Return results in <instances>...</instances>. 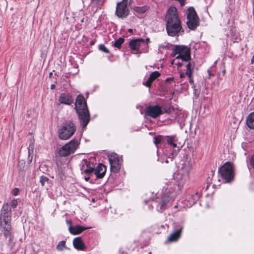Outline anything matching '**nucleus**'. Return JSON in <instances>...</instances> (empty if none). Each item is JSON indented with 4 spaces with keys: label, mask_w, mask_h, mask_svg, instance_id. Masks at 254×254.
<instances>
[{
    "label": "nucleus",
    "mask_w": 254,
    "mask_h": 254,
    "mask_svg": "<svg viewBox=\"0 0 254 254\" xmlns=\"http://www.w3.org/2000/svg\"><path fill=\"white\" fill-rule=\"evenodd\" d=\"M165 21L167 34L170 36L178 35L182 30L181 21L175 7H170L166 14Z\"/></svg>",
    "instance_id": "nucleus-1"
},
{
    "label": "nucleus",
    "mask_w": 254,
    "mask_h": 254,
    "mask_svg": "<svg viewBox=\"0 0 254 254\" xmlns=\"http://www.w3.org/2000/svg\"><path fill=\"white\" fill-rule=\"evenodd\" d=\"M75 109L82 128H85L90 120V115L83 95L77 96L75 101Z\"/></svg>",
    "instance_id": "nucleus-2"
},
{
    "label": "nucleus",
    "mask_w": 254,
    "mask_h": 254,
    "mask_svg": "<svg viewBox=\"0 0 254 254\" xmlns=\"http://www.w3.org/2000/svg\"><path fill=\"white\" fill-rule=\"evenodd\" d=\"M171 56L173 57H176L175 59L171 62V65L175 64L177 60H181L182 61L190 62L191 59L190 49L184 45L175 46Z\"/></svg>",
    "instance_id": "nucleus-3"
},
{
    "label": "nucleus",
    "mask_w": 254,
    "mask_h": 254,
    "mask_svg": "<svg viewBox=\"0 0 254 254\" xmlns=\"http://www.w3.org/2000/svg\"><path fill=\"white\" fill-rule=\"evenodd\" d=\"M10 215L11 213L10 209H8V205L7 204H3L0 216V225L3 228L2 231L6 238L10 235Z\"/></svg>",
    "instance_id": "nucleus-4"
},
{
    "label": "nucleus",
    "mask_w": 254,
    "mask_h": 254,
    "mask_svg": "<svg viewBox=\"0 0 254 254\" xmlns=\"http://www.w3.org/2000/svg\"><path fill=\"white\" fill-rule=\"evenodd\" d=\"M193 165V161L191 159H187L183 163L180 173L177 177L179 181L178 186L180 189L182 187L185 182L189 180L190 171Z\"/></svg>",
    "instance_id": "nucleus-5"
},
{
    "label": "nucleus",
    "mask_w": 254,
    "mask_h": 254,
    "mask_svg": "<svg viewBox=\"0 0 254 254\" xmlns=\"http://www.w3.org/2000/svg\"><path fill=\"white\" fill-rule=\"evenodd\" d=\"M150 39L147 38L145 39L142 38H136L132 39L129 43V47L131 50L136 51V53H147L148 50V43Z\"/></svg>",
    "instance_id": "nucleus-6"
},
{
    "label": "nucleus",
    "mask_w": 254,
    "mask_h": 254,
    "mask_svg": "<svg viewBox=\"0 0 254 254\" xmlns=\"http://www.w3.org/2000/svg\"><path fill=\"white\" fill-rule=\"evenodd\" d=\"M76 129L75 126L72 122H67L58 129V136L61 139L67 140L73 135Z\"/></svg>",
    "instance_id": "nucleus-7"
},
{
    "label": "nucleus",
    "mask_w": 254,
    "mask_h": 254,
    "mask_svg": "<svg viewBox=\"0 0 254 254\" xmlns=\"http://www.w3.org/2000/svg\"><path fill=\"white\" fill-rule=\"evenodd\" d=\"M79 143L77 139L70 140L59 149V154L61 156L66 157L73 153L78 147Z\"/></svg>",
    "instance_id": "nucleus-8"
},
{
    "label": "nucleus",
    "mask_w": 254,
    "mask_h": 254,
    "mask_svg": "<svg viewBox=\"0 0 254 254\" xmlns=\"http://www.w3.org/2000/svg\"><path fill=\"white\" fill-rule=\"evenodd\" d=\"M219 172L222 179L226 182H230L234 177L233 167L231 163L228 162L222 165L219 170Z\"/></svg>",
    "instance_id": "nucleus-9"
},
{
    "label": "nucleus",
    "mask_w": 254,
    "mask_h": 254,
    "mask_svg": "<svg viewBox=\"0 0 254 254\" xmlns=\"http://www.w3.org/2000/svg\"><path fill=\"white\" fill-rule=\"evenodd\" d=\"M187 24L189 29L194 30L199 24V18L193 7L188 9Z\"/></svg>",
    "instance_id": "nucleus-10"
},
{
    "label": "nucleus",
    "mask_w": 254,
    "mask_h": 254,
    "mask_svg": "<svg viewBox=\"0 0 254 254\" xmlns=\"http://www.w3.org/2000/svg\"><path fill=\"white\" fill-rule=\"evenodd\" d=\"M130 0H123L117 3L116 14L121 18H124L129 14V5Z\"/></svg>",
    "instance_id": "nucleus-11"
},
{
    "label": "nucleus",
    "mask_w": 254,
    "mask_h": 254,
    "mask_svg": "<svg viewBox=\"0 0 254 254\" xmlns=\"http://www.w3.org/2000/svg\"><path fill=\"white\" fill-rule=\"evenodd\" d=\"M110 164V170L113 173H116L121 169V163L118 155L113 153L108 156Z\"/></svg>",
    "instance_id": "nucleus-12"
},
{
    "label": "nucleus",
    "mask_w": 254,
    "mask_h": 254,
    "mask_svg": "<svg viewBox=\"0 0 254 254\" xmlns=\"http://www.w3.org/2000/svg\"><path fill=\"white\" fill-rule=\"evenodd\" d=\"M184 226L181 224H176L173 232L170 234L167 239L169 242H174L180 238Z\"/></svg>",
    "instance_id": "nucleus-13"
},
{
    "label": "nucleus",
    "mask_w": 254,
    "mask_h": 254,
    "mask_svg": "<svg viewBox=\"0 0 254 254\" xmlns=\"http://www.w3.org/2000/svg\"><path fill=\"white\" fill-rule=\"evenodd\" d=\"M145 113L153 118H157L163 114L161 107L158 105L149 106L146 108Z\"/></svg>",
    "instance_id": "nucleus-14"
},
{
    "label": "nucleus",
    "mask_w": 254,
    "mask_h": 254,
    "mask_svg": "<svg viewBox=\"0 0 254 254\" xmlns=\"http://www.w3.org/2000/svg\"><path fill=\"white\" fill-rule=\"evenodd\" d=\"M171 197L170 196H164L161 198H157L155 203H158L156 205L157 209L159 212H162L167 208V204L171 200Z\"/></svg>",
    "instance_id": "nucleus-15"
},
{
    "label": "nucleus",
    "mask_w": 254,
    "mask_h": 254,
    "mask_svg": "<svg viewBox=\"0 0 254 254\" xmlns=\"http://www.w3.org/2000/svg\"><path fill=\"white\" fill-rule=\"evenodd\" d=\"M58 101L61 104L67 105H70L73 103V99L72 96L64 93H62L60 95Z\"/></svg>",
    "instance_id": "nucleus-16"
},
{
    "label": "nucleus",
    "mask_w": 254,
    "mask_h": 254,
    "mask_svg": "<svg viewBox=\"0 0 254 254\" xmlns=\"http://www.w3.org/2000/svg\"><path fill=\"white\" fill-rule=\"evenodd\" d=\"M106 167L103 164H99L94 170V174L97 178H102L105 175Z\"/></svg>",
    "instance_id": "nucleus-17"
},
{
    "label": "nucleus",
    "mask_w": 254,
    "mask_h": 254,
    "mask_svg": "<svg viewBox=\"0 0 254 254\" xmlns=\"http://www.w3.org/2000/svg\"><path fill=\"white\" fill-rule=\"evenodd\" d=\"M74 247L77 250L84 251L86 247L81 237H78L74 238L73 241Z\"/></svg>",
    "instance_id": "nucleus-18"
},
{
    "label": "nucleus",
    "mask_w": 254,
    "mask_h": 254,
    "mask_svg": "<svg viewBox=\"0 0 254 254\" xmlns=\"http://www.w3.org/2000/svg\"><path fill=\"white\" fill-rule=\"evenodd\" d=\"M160 75V73L157 71H155L154 72H152L149 75V77L148 78L147 80L145 82H143V84L145 85L146 87H149L152 82L156 79L157 77H158Z\"/></svg>",
    "instance_id": "nucleus-19"
},
{
    "label": "nucleus",
    "mask_w": 254,
    "mask_h": 254,
    "mask_svg": "<svg viewBox=\"0 0 254 254\" xmlns=\"http://www.w3.org/2000/svg\"><path fill=\"white\" fill-rule=\"evenodd\" d=\"M88 228H86L82 226L77 225L72 227L69 228L70 233L73 235H78L80 234L84 230L87 229Z\"/></svg>",
    "instance_id": "nucleus-20"
},
{
    "label": "nucleus",
    "mask_w": 254,
    "mask_h": 254,
    "mask_svg": "<svg viewBox=\"0 0 254 254\" xmlns=\"http://www.w3.org/2000/svg\"><path fill=\"white\" fill-rule=\"evenodd\" d=\"M194 67V64H192L190 62H189L188 64L186 65L187 71L186 72V74L188 76L189 78V82L190 84L193 83V80L191 78V70L193 69Z\"/></svg>",
    "instance_id": "nucleus-21"
},
{
    "label": "nucleus",
    "mask_w": 254,
    "mask_h": 254,
    "mask_svg": "<svg viewBox=\"0 0 254 254\" xmlns=\"http://www.w3.org/2000/svg\"><path fill=\"white\" fill-rule=\"evenodd\" d=\"M246 123L249 128H254V112L249 115L246 120Z\"/></svg>",
    "instance_id": "nucleus-22"
},
{
    "label": "nucleus",
    "mask_w": 254,
    "mask_h": 254,
    "mask_svg": "<svg viewBox=\"0 0 254 254\" xmlns=\"http://www.w3.org/2000/svg\"><path fill=\"white\" fill-rule=\"evenodd\" d=\"M84 165H83L81 170H83L84 173L86 174L89 175L93 172L94 173L95 169L93 168L86 166V168L84 169Z\"/></svg>",
    "instance_id": "nucleus-23"
},
{
    "label": "nucleus",
    "mask_w": 254,
    "mask_h": 254,
    "mask_svg": "<svg viewBox=\"0 0 254 254\" xmlns=\"http://www.w3.org/2000/svg\"><path fill=\"white\" fill-rule=\"evenodd\" d=\"M134 10L138 13H144L147 9V8L145 6H135L133 8Z\"/></svg>",
    "instance_id": "nucleus-24"
},
{
    "label": "nucleus",
    "mask_w": 254,
    "mask_h": 254,
    "mask_svg": "<svg viewBox=\"0 0 254 254\" xmlns=\"http://www.w3.org/2000/svg\"><path fill=\"white\" fill-rule=\"evenodd\" d=\"M125 39L123 38H119L115 40L113 45L115 47L120 49L122 44L124 42Z\"/></svg>",
    "instance_id": "nucleus-25"
},
{
    "label": "nucleus",
    "mask_w": 254,
    "mask_h": 254,
    "mask_svg": "<svg viewBox=\"0 0 254 254\" xmlns=\"http://www.w3.org/2000/svg\"><path fill=\"white\" fill-rule=\"evenodd\" d=\"M7 204L8 205V209L11 211V208L14 209L17 207L18 204L17 200L16 199H13L9 203H6L4 204Z\"/></svg>",
    "instance_id": "nucleus-26"
},
{
    "label": "nucleus",
    "mask_w": 254,
    "mask_h": 254,
    "mask_svg": "<svg viewBox=\"0 0 254 254\" xmlns=\"http://www.w3.org/2000/svg\"><path fill=\"white\" fill-rule=\"evenodd\" d=\"M167 142L170 145L172 146L173 147H177V144L174 142V138L172 136H168L166 138Z\"/></svg>",
    "instance_id": "nucleus-27"
},
{
    "label": "nucleus",
    "mask_w": 254,
    "mask_h": 254,
    "mask_svg": "<svg viewBox=\"0 0 254 254\" xmlns=\"http://www.w3.org/2000/svg\"><path fill=\"white\" fill-rule=\"evenodd\" d=\"M33 150H34V142L32 139H31L29 147L28 148V151L29 154L33 153Z\"/></svg>",
    "instance_id": "nucleus-28"
},
{
    "label": "nucleus",
    "mask_w": 254,
    "mask_h": 254,
    "mask_svg": "<svg viewBox=\"0 0 254 254\" xmlns=\"http://www.w3.org/2000/svg\"><path fill=\"white\" fill-rule=\"evenodd\" d=\"M162 139V136L161 135L156 136L154 137V143L156 145H158L160 143Z\"/></svg>",
    "instance_id": "nucleus-29"
},
{
    "label": "nucleus",
    "mask_w": 254,
    "mask_h": 254,
    "mask_svg": "<svg viewBox=\"0 0 254 254\" xmlns=\"http://www.w3.org/2000/svg\"><path fill=\"white\" fill-rule=\"evenodd\" d=\"M49 181V179L44 176H42L40 177V182L42 186L45 185V183Z\"/></svg>",
    "instance_id": "nucleus-30"
},
{
    "label": "nucleus",
    "mask_w": 254,
    "mask_h": 254,
    "mask_svg": "<svg viewBox=\"0 0 254 254\" xmlns=\"http://www.w3.org/2000/svg\"><path fill=\"white\" fill-rule=\"evenodd\" d=\"M65 242L64 241H61L59 243L57 246V249L62 250L65 247Z\"/></svg>",
    "instance_id": "nucleus-31"
},
{
    "label": "nucleus",
    "mask_w": 254,
    "mask_h": 254,
    "mask_svg": "<svg viewBox=\"0 0 254 254\" xmlns=\"http://www.w3.org/2000/svg\"><path fill=\"white\" fill-rule=\"evenodd\" d=\"M99 49L105 53H109L108 49L104 45H100L99 46Z\"/></svg>",
    "instance_id": "nucleus-32"
},
{
    "label": "nucleus",
    "mask_w": 254,
    "mask_h": 254,
    "mask_svg": "<svg viewBox=\"0 0 254 254\" xmlns=\"http://www.w3.org/2000/svg\"><path fill=\"white\" fill-rule=\"evenodd\" d=\"M17 165L18 168H19V170L22 171L25 166V162L23 160L19 161L18 162Z\"/></svg>",
    "instance_id": "nucleus-33"
},
{
    "label": "nucleus",
    "mask_w": 254,
    "mask_h": 254,
    "mask_svg": "<svg viewBox=\"0 0 254 254\" xmlns=\"http://www.w3.org/2000/svg\"><path fill=\"white\" fill-rule=\"evenodd\" d=\"M181 61L180 62L179 60H178V61L177 60L176 63H175V64L177 65L178 68L182 66L183 65V63L184 61H182L181 60Z\"/></svg>",
    "instance_id": "nucleus-34"
},
{
    "label": "nucleus",
    "mask_w": 254,
    "mask_h": 254,
    "mask_svg": "<svg viewBox=\"0 0 254 254\" xmlns=\"http://www.w3.org/2000/svg\"><path fill=\"white\" fill-rule=\"evenodd\" d=\"M19 190L18 189H17V188L14 189L13 190V192H12L13 195H14L15 196L17 195L19 192Z\"/></svg>",
    "instance_id": "nucleus-35"
},
{
    "label": "nucleus",
    "mask_w": 254,
    "mask_h": 254,
    "mask_svg": "<svg viewBox=\"0 0 254 254\" xmlns=\"http://www.w3.org/2000/svg\"><path fill=\"white\" fill-rule=\"evenodd\" d=\"M250 163L252 167L254 168V155H253L250 159Z\"/></svg>",
    "instance_id": "nucleus-36"
},
{
    "label": "nucleus",
    "mask_w": 254,
    "mask_h": 254,
    "mask_svg": "<svg viewBox=\"0 0 254 254\" xmlns=\"http://www.w3.org/2000/svg\"><path fill=\"white\" fill-rule=\"evenodd\" d=\"M66 223L69 225V228L72 227L71 220H66Z\"/></svg>",
    "instance_id": "nucleus-37"
},
{
    "label": "nucleus",
    "mask_w": 254,
    "mask_h": 254,
    "mask_svg": "<svg viewBox=\"0 0 254 254\" xmlns=\"http://www.w3.org/2000/svg\"><path fill=\"white\" fill-rule=\"evenodd\" d=\"M185 75H186V73L181 72L180 74V77L181 78L185 77Z\"/></svg>",
    "instance_id": "nucleus-38"
},
{
    "label": "nucleus",
    "mask_w": 254,
    "mask_h": 254,
    "mask_svg": "<svg viewBox=\"0 0 254 254\" xmlns=\"http://www.w3.org/2000/svg\"><path fill=\"white\" fill-rule=\"evenodd\" d=\"M55 87H56V86L54 84H52L50 87L51 89L52 90L54 89L55 88Z\"/></svg>",
    "instance_id": "nucleus-39"
},
{
    "label": "nucleus",
    "mask_w": 254,
    "mask_h": 254,
    "mask_svg": "<svg viewBox=\"0 0 254 254\" xmlns=\"http://www.w3.org/2000/svg\"><path fill=\"white\" fill-rule=\"evenodd\" d=\"M251 63L252 64H253L254 63V55H253V58H252V59H251Z\"/></svg>",
    "instance_id": "nucleus-40"
},
{
    "label": "nucleus",
    "mask_w": 254,
    "mask_h": 254,
    "mask_svg": "<svg viewBox=\"0 0 254 254\" xmlns=\"http://www.w3.org/2000/svg\"><path fill=\"white\" fill-rule=\"evenodd\" d=\"M173 79V78H167L166 79V81H169L171 80H172Z\"/></svg>",
    "instance_id": "nucleus-41"
},
{
    "label": "nucleus",
    "mask_w": 254,
    "mask_h": 254,
    "mask_svg": "<svg viewBox=\"0 0 254 254\" xmlns=\"http://www.w3.org/2000/svg\"><path fill=\"white\" fill-rule=\"evenodd\" d=\"M89 177H86L85 178V180L86 181H88L89 180Z\"/></svg>",
    "instance_id": "nucleus-42"
},
{
    "label": "nucleus",
    "mask_w": 254,
    "mask_h": 254,
    "mask_svg": "<svg viewBox=\"0 0 254 254\" xmlns=\"http://www.w3.org/2000/svg\"><path fill=\"white\" fill-rule=\"evenodd\" d=\"M128 31V32H130V33H131V32H132V30L131 29H129Z\"/></svg>",
    "instance_id": "nucleus-43"
},
{
    "label": "nucleus",
    "mask_w": 254,
    "mask_h": 254,
    "mask_svg": "<svg viewBox=\"0 0 254 254\" xmlns=\"http://www.w3.org/2000/svg\"><path fill=\"white\" fill-rule=\"evenodd\" d=\"M144 201H145V203L147 202V201L145 200Z\"/></svg>",
    "instance_id": "nucleus-44"
}]
</instances>
